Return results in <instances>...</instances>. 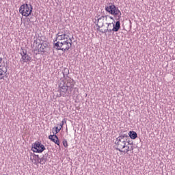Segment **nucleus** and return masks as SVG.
Here are the masks:
<instances>
[{
  "instance_id": "1",
  "label": "nucleus",
  "mask_w": 175,
  "mask_h": 175,
  "mask_svg": "<svg viewBox=\"0 0 175 175\" xmlns=\"http://www.w3.org/2000/svg\"><path fill=\"white\" fill-rule=\"evenodd\" d=\"M53 44V47L56 49V50L68 51V50L72 47V38L67 34L60 32L57 34Z\"/></svg>"
},
{
  "instance_id": "2",
  "label": "nucleus",
  "mask_w": 175,
  "mask_h": 175,
  "mask_svg": "<svg viewBox=\"0 0 175 175\" xmlns=\"http://www.w3.org/2000/svg\"><path fill=\"white\" fill-rule=\"evenodd\" d=\"M107 18H110L111 20H113L112 16H101L98 19L97 22V29L100 31L102 32V33H105V32H118L120 30V21H117L116 25L112 23H107V27H105L104 24H105V20L107 21Z\"/></svg>"
},
{
  "instance_id": "3",
  "label": "nucleus",
  "mask_w": 175,
  "mask_h": 175,
  "mask_svg": "<svg viewBox=\"0 0 175 175\" xmlns=\"http://www.w3.org/2000/svg\"><path fill=\"white\" fill-rule=\"evenodd\" d=\"M115 144L116 145V150L120 152L128 154L129 151H133V145L128 142V139L124 136H119L116 138Z\"/></svg>"
},
{
  "instance_id": "4",
  "label": "nucleus",
  "mask_w": 175,
  "mask_h": 175,
  "mask_svg": "<svg viewBox=\"0 0 175 175\" xmlns=\"http://www.w3.org/2000/svg\"><path fill=\"white\" fill-rule=\"evenodd\" d=\"M73 87V81L68 77L62 78L59 84L60 96H66L68 88Z\"/></svg>"
},
{
  "instance_id": "5",
  "label": "nucleus",
  "mask_w": 175,
  "mask_h": 175,
  "mask_svg": "<svg viewBox=\"0 0 175 175\" xmlns=\"http://www.w3.org/2000/svg\"><path fill=\"white\" fill-rule=\"evenodd\" d=\"M105 10L107 13L114 16L115 18H117V20L121 18V11H120L116 5L109 4L108 6L105 7Z\"/></svg>"
},
{
  "instance_id": "6",
  "label": "nucleus",
  "mask_w": 175,
  "mask_h": 175,
  "mask_svg": "<svg viewBox=\"0 0 175 175\" xmlns=\"http://www.w3.org/2000/svg\"><path fill=\"white\" fill-rule=\"evenodd\" d=\"M33 8L31 5L23 4L19 8V13L23 17H29L32 14Z\"/></svg>"
},
{
  "instance_id": "7",
  "label": "nucleus",
  "mask_w": 175,
  "mask_h": 175,
  "mask_svg": "<svg viewBox=\"0 0 175 175\" xmlns=\"http://www.w3.org/2000/svg\"><path fill=\"white\" fill-rule=\"evenodd\" d=\"M31 150L33 152L41 154V152H43L46 150V148L44 147V145L42 144V143L37 142L33 144Z\"/></svg>"
},
{
  "instance_id": "8",
  "label": "nucleus",
  "mask_w": 175,
  "mask_h": 175,
  "mask_svg": "<svg viewBox=\"0 0 175 175\" xmlns=\"http://www.w3.org/2000/svg\"><path fill=\"white\" fill-rule=\"evenodd\" d=\"M21 59L23 62H26L28 64V62H31L32 61V57H31L28 53H27V51L24 49H23L22 53H21Z\"/></svg>"
},
{
  "instance_id": "9",
  "label": "nucleus",
  "mask_w": 175,
  "mask_h": 175,
  "mask_svg": "<svg viewBox=\"0 0 175 175\" xmlns=\"http://www.w3.org/2000/svg\"><path fill=\"white\" fill-rule=\"evenodd\" d=\"M48 48L47 44H38L37 50L38 53H44L47 51Z\"/></svg>"
},
{
  "instance_id": "10",
  "label": "nucleus",
  "mask_w": 175,
  "mask_h": 175,
  "mask_svg": "<svg viewBox=\"0 0 175 175\" xmlns=\"http://www.w3.org/2000/svg\"><path fill=\"white\" fill-rule=\"evenodd\" d=\"M8 72V68L5 66H0V80H3L5 76H6V72Z\"/></svg>"
},
{
  "instance_id": "11",
  "label": "nucleus",
  "mask_w": 175,
  "mask_h": 175,
  "mask_svg": "<svg viewBox=\"0 0 175 175\" xmlns=\"http://www.w3.org/2000/svg\"><path fill=\"white\" fill-rule=\"evenodd\" d=\"M49 139L51 140V142H53L55 144H57L59 146V139H58V137L55 135H49Z\"/></svg>"
},
{
  "instance_id": "12",
  "label": "nucleus",
  "mask_w": 175,
  "mask_h": 175,
  "mask_svg": "<svg viewBox=\"0 0 175 175\" xmlns=\"http://www.w3.org/2000/svg\"><path fill=\"white\" fill-rule=\"evenodd\" d=\"M40 158L39 155H36L33 157L32 162L34 165H38V163H40Z\"/></svg>"
},
{
  "instance_id": "13",
  "label": "nucleus",
  "mask_w": 175,
  "mask_h": 175,
  "mask_svg": "<svg viewBox=\"0 0 175 175\" xmlns=\"http://www.w3.org/2000/svg\"><path fill=\"white\" fill-rule=\"evenodd\" d=\"M129 136H130L131 139H135L137 137V133L135 131H129Z\"/></svg>"
},
{
  "instance_id": "14",
  "label": "nucleus",
  "mask_w": 175,
  "mask_h": 175,
  "mask_svg": "<svg viewBox=\"0 0 175 175\" xmlns=\"http://www.w3.org/2000/svg\"><path fill=\"white\" fill-rule=\"evenodd\" d=\"M47 162V157L43 156L42 157H40V165H44Z\"/></svg>"
},
{
  "instance_id": "15",
  "label": "nucleus",
  "mask_w": 175,
  "mask_h": 175,
  "mask_svg": "<svg viewBox=\"0 0 175 175\" xmlns=\"http://www.w3.org/2000/svg\"><path fill=\"white\" fill-rule=\"evenodd\" d=\"M62 143H63V146H64V147H65V148H68V147H69V145L68 144V140L64 139Z\"/></svg>"
},
{
  "instance_id": "16",
  "label": "nucleus",
  "mask_w": 175,
  "mask_h": 175,
  "mask_svg": "<svg viewBox=\"0 0 175 175\" xmlns=\"http://www.w3.org/2000/svg\"><path fill=\"white\" fill-rule=\"evenodd\" d=\"M55 133L57 134V133H58L60 131H61V127H58V126H57V127H55Z\"/></svg>"
},
{
  "instance_id": "17",
  "label": "nucleus",
  "mask_w": 175,
  "mask_h": 175,
  "mask_svg": "<svg viewBox=\"0 0 175 175\" xmlns=\"http://www.w3.org/2000/svg\"><path fill=\"white\" fill-rule=\"evenodd\" d=\"M64 123H60L58 124L59 126H57L58 128H61V129H62V128L64 127Z\"/></svg>"
},
{
  "instance_id": "18",
  "label": "nucleus",
  "mask_w": 175,
  "mask_h": 175,
  "mask_svg": "<svg viewBox=\"0 0 175 175\" xmlns=\"http://www.w3.org/2000/svg\"><path fill=\"white\" fill-rule=\"evenodd\" d=\"M64 122H66V120H65V119H64V120H62V122H61V124H64Z\"/></svg>"
},
{
  "instance_id": "19",
  "label": "nucleus",
  "mask_w": 175,
  "mask_h": 175,
  "mask_svg": "<svg viewBox=\"0 0 175 175\" xmlns=\"http://www.w3.org/2000/svg\"><path fill=\"white\" fill-rule=\"evenodd\" d=\"M2 62V57H0V64Z\"/></svg>"
},
{
  "instance_id": "20",
  "label": "nucleus",
  "mask_w": 175,
  "mask_h": 175,
  "mask_svg": "<svg viewBox=\"0 0 175 175\" xmlns=\"http://www.w3.org/2000/svg\"><path fill=\"white\" fill-rule=\"evenodd\" d=\"M27 20H28L29 21H31V19L27 18Z\"/></svg>"
}]
</instances>
